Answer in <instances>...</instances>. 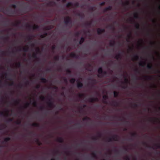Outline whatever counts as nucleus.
Returning a JSON list of instances; mask_svg holds the SVG:
<instances>
[{"label": "nucleus", "mask_w": 160, "mask_h": 160, "mask_svg": "<svg viewBox=\"0 0 160 160\" xmlns=\"http://www.w3.org/2000/svg\"><path fill=\"white\" fill-rule=\"evenodd\" d=\"M64 22L66 25H70L71 27L72 26V21L71 18L69 17L68 16L66 18L64 19Z\"/></svg>", "instance_id": "f257e3e1"}, {"label": "nucleus", "mask_w": 160, "mask_h": 160, "mask_svg": "<svg viewBox=\"0 0 160 160\" xmlns=\"http://www.w3.org/2000/svg\"><path fill=\"white\" fill-rule=\"evenodd\" d=\"M27 28H32L33 30L38 29L39 28V26L37 25H34L33 26H32L28 24H27L26 25Z\"/></svg>", "instance_id": "f03ea898"}, {"label": "nucleus", "mask_w": 160, "mask_h": 160, "mask_svg": "<svg viewBox=\"0 0 160 160\" xmlns=\"http://www.w3.org/2000/svg\"><path fill=\"white\" fill-rule=\"evenodd\" d=\"M112 140L114 141H118V136L116 135H113L111 138H108V142H111Z\"/></svg>", "instance_id": "7ed1b4c3"}, {"label": "nucleus", "mask_w": 160, "mask_h": 160, "mask_svg": "<svg viewBox=\"0 0 160 160\" xmlns=\"http://www.w3.org/2000/svg\"><path fill=\"white\" fill-rule=\"evenodd\" d=\"M147 68L149 69L155 71L156 73H160V70L158 69L154 70L152 64H148L147 66Z\"/></svg>", "instance_id": "20e7f679"}, {"label": "nucleus", "mask_w": 160, "mask_h": 160, "mask_svg": "<svg viewBox=\"0 0 160 160\" xmlns=\"http://www.w3.org/2000/svg\"><path fill=\"white\" fill-rule=\"evenodd\" d=\"M103 71L102 67L99 68L98 70V72L99 74L98 75V77L99 78H101L103 77L102 73Z\"/></svg>", "instance_id": "39448f33"}, {"label": "nucleus", "mask_w": 160, "mask_h": 160, "mask_svg": "<svg viewBox=\"0 0 160 160\" xmlns=\"http://www.w3.org/2000/svg\"><path fill=\"white\" fill-rule=\"evenodd\" d=\"M77 87L78 88H81L83 87V84L82 83L80 82L79 80H77Z\"/></svg>", "instance_id": "423d86ee"}, {"label": "nucleus", "mask_w": 160, "mask_h": 160, "mask_svg": "<svg viewBox=\"0 0 160 160\" xmlns=\"http://www.w3.org/2000/svg\"><path fill=\"white\" fill-rule=\"evenodd\" d=\"M6 11L8 15L10 16H12V15L14 14L15 13V11L14 10L7 9Z\"/></svg>", "instance_id": "0eeeda50"}, {"label": "nucleus", "mask_w": 160, "mask_h": 160, "mask_svg": "<svg viewBox=\"0 0 160 160\" xmlns=\"http://www.w3.org/2000/svg\"><path fill=\"white\" fill-rule=\"evenodd\" d=\"M47 103L48 104L49 107L50 108H52L54 107L53 102L50 99H48V102Z\"/></svg>", "instance_id": "6e6552de"}, {"label": "nucleus", "mask_w": 160, "mask_h": 160, "mask_svg": "<svg viewBox=\"0 0 160 160\" xmlns=\"http://www.w3.org/2000/svg\"><path fill=\"white\" fill-rule=\"evenodd\" d=\"M105 32V30L104 29L98 28L97 30V33L98 35H100Z\"/></svg>", "instance_id": "1a4fd4ad"}, {"label": "nucleus", "mask_w": 160, "mask_h": 160, "mask_svg": "<svg viewBox=\"0 0 160 160\" xmlns=\"http://www.w3.org/2000/svg\"><path fill=\"white\" fill-rule=\"evenodd\" d=\"M89 80L91 81V83L92 84H95L97 83V81L96 79H92L91 78H90L88 79Z\"/></svg>", "instance_id": "9d476101"}, {"label": "nucleus", "mask_w": 160, "mask_h": 160, "mask_svg": "<svg viewBox=\"0 0 160 160\" xmlns=\"http://www.w3.org/2000/svg\"><path fill=\"white\" fill-rule=\"evenodd\" d=\"M56 2L53 1H50L47 4V5L48 6H54L56 5Z\"/></svg>", "instance_id": "9b49d317"}, {"label": "nucleus", "mask_w": 160, "mask_h": 160, "mask_svg": "<svg viewBox=\"0 0 160 160\" xmlns=\"http://www.w3.org/2000/svg\"><path fill=\"white\" fill-rule=\"evenodd\" d=\"M70 56L72 58H78V56L74 52H72L70 54Z\"/></svg>", "instance_id": "f8f14e48"}, {"label": "nucleus", "mask_w": 160, "mask_h": 160, "mask_svg": "<svg viewBox=\"0 0 160 160\" xmlns=\"http://www.w3.org/2000/svg\"><path fill=\"white\" fill-rule=\"evenodd\" d=\"M103 99H104L103 101V102L104 103H107V102L106 101V100L108 99V97L107 95H104L102 97Z\"/></svg>", "instance_id": "ddd939ff"}, {"label": "nucleus", "mask_w": 160, "mask_h": 160, "mask_svg": "<svg viewBox=\"0 0 160 160\" xmlns=\"http://www.w3.org/2000/svg\"><path fill=\"white\" fill-rule=\"evenodd\" d=\"M56 141L59 142L60 143H63L64 142L63 139L62 137H59L57 139Z\"/></svg>", "instance_id": "4468645a"}, {"label": "nucleus", "mask_w": 160, "mask_h": 160, "mask_svg": "<svg viewBox=\"0 0 160 160\" xmlns=\"http://www.w3.org/2000/svg\"><path fill=\"white\" fill-rule=\"evenodd\" d=\"M92 24V22H87L85 23L84 24V26L86 27H90Z\"/></svg>", "instance_id": "2eb2a0df"}, {"label": "nucleus", "mask_w": 160, "mask_h": 160, "mask_svg": "<svg viewBox=\"0 0 160 160\" xmlns=\"http://www.w3.org/2000/svg\"><path fill=\"white\" fill-rule=\"evenodd\" d=\"M11 140L10 138L8 137L5 138L4 139V140L2 142V143L4 144L5 142H7L8 141Z\"/></svg>", "instance_id": "dca6fc26"}, {"label": "nucleus", "mask_w": 160, "mask_h": 160, "mask_svg": "<svg viewBox=\"0 0 160 160\" xmlns=\"http://www.w3.org/2000/svg\"><path fill=\"white\" fill-rule=\"evenodd\" d=\"M111 105L114 106H118L119 105V103L115 101H113L111 103Z\"/></svg>", "instance_id": "f3484780"}, {"label": "nucleus", "mask_w": 160, "mask_h": 160, "mask_svg": "<svg viewBox=\"0 0 160 160\" xmlns=\"http://www.w3.org/2000/svg\"><path fill=\"white\" fill-rule=\"evenodd\" d=\"M115 58L117 60H118L119 59H121V54L120 53H119L118 54L116 55L115 57Z\"/></svg>", "instance_id": "a211bd4d"}, {"label": "nucleus", "mask_w": 160, "mask_h": 160, "mask_svg": "<svg viewBox=\"0 0 160 160\" xmlns=\"http://www.w3.org/2000/svg\"><path fill=\"white\" fill-rule=\"evenodd\" d=\"M134 18L135 19H140V18L139 16L138 13L135 12L134 14Z\"/></svg>", "instance_id": "6ab92c4d"}, {"label": "nucleus", "mask_w": 160, "mask_h": 160, "mask_svg": "<svg viewBox=\"0 0 160 160\" xmlns=\"http://www.w3.org/2000/svg\"><path fill=\"white\" fill-rule=\"evenodd\" d=\"M13 101H14V103L17 104L18 105L19 104L20 102V100L19 99H17V100H14V99H13Z\"/></svg>", "instance_id": "aec40b11"}, {"label": "nucleus", "mask_w": 160, "mask_h": 160, "mask_svg": "<svg viewBox=\"0 0 160 160\" xmlns=\"http://www.w3.org/2000/svg\"><path fill=\"white\" fill-rule=\"evenodd\" d=\"M85 40V38L84 37H81V38H80V40L79 42V44L80 45L82 44V43Z\"/></svg>", "instance_id": "412c9836"}, {"label": "nucleus", "mask_w": 160, "mask_h": 160, "mask_svg": "<svg viewBox=\"0 0 160 160\" xmlns=\"http://www.w3.org/2000/svg\"><path fill=\"white\" fill-rule=\"evenodd\" d=\"M31 125L33 127H40V125L39 123H34L32 124Z\"/></svg>", "instance_id": "4be33fe9"}, {"label": "nucleus", "mask_w": 160, "mask_h": 160, "mask_svg": "<svg viewBox=\"0 0 160 160\" xmlns=\"http://www.w3.org/2000/svg\"><path fill=\"white\" fill-rule=\"evenodd\" d=\"M40 79L43 83H45L48 82V80L42 77L40 78Z\"/></svg>", "instance_id": "5701e85b"}, {"label": "nucleus", "mask_w": 160, "mask_h": 160, "mask_svg": "<svg viewBox=\"0 0 160 160\" xmlns=\"http://www.w3.org/2000/svg\"><path fill=\"white\" fill-rule=\"evenodd\" d=\"M2 39L4 40H8L9 39V37L8 36H2L1 37V38Z\"/></svg>", "instance_id": "b1692460"}, {"label": "nucleus", "mask_w": 160, "mask_h": 160, "mask_svg": "<svg viewBox=\"0 0 160 160\" xmlns=\"http://www.w3.org/2000/svg\"><path fill=\"white\" fill-rule=\"evenodd\" d=\"M121 1L122 5L125 7H126L127 6L129 5V3L128 1H127L125 3H123L122 2V0H121Z\"/></svg>", "instance_id": "393cba45"}, {"label": "nucleus", "mask_w": 160, "mask_h": 160, "mask_svg": "<svg viewBox=\"0 0 160 160\" xmlns=\"http://www.w3.org/2000/svg\"><path fill=\"white\" fill-rule=\"evenodd\" d=\"M20 23L21 22L20 21H18L15 23H13V25L16 27H18Z\"/></svg>", "instance_id": "a878e982"}, {"label": "nucleus", "mask_w": 160, "mask_h": 160, "mask_svg": "<svg viewBox=\"0 0 160 160\" xmlns=\"http://www.w3.org/2000/svg\"><path fill=\"white\" fill-rule=\"evenodd\" d=\"M146 64V63L145 62H141L139 63V65L140 66H142V67H144Z\"/></svg>", "instance_id": "bb28decb"}, {"label": "nucleus", "mask_w": 160, "mask_h": 160, "mask_svg": "<svg viewBox=\"0 0 160 160\" xmlns=\"http://www.w3.org/2000/svg\"><path fill=\"white\" fill-rule=\"evenodd\" d=\"M114 97L115 98H117L118 96L119 93L117 91H114L113 92Z\"/></svg>", "instance_id": "cd10ccee"}, {"label": "nucleus", "mask_w": 160, "mask_h": 160, "mask_svg": "<svg viewBox=\"0 0 160 160\" xmlns=\"http://www.w3.org/2000/svg\"><path fill=\"white\" fill-rule=\"evenodd\" d=\"M48 35V33L47 32H45L44 34H41L40 36V37L42 38H45Z\"/></svg>", "instance_id": "c85d7f7f"}, {"label": "nucleus", "mask_w": 160, "mask_h": 160, "mask_svg": "<svg viewBox=\"0 0 160 160\" xmlns=\"http://www.w3.org/2000/svg\"><path fill=\"white\" fill-rule=\"evenodd\" d=\"M23 51L25 52H27L28 51L29 48L28 47H23Z\"/></svg>", "instance_id": "c756f323"}, {"label": "nucleus", "mask_w": 160, "mask_h": 160, "mask_svg": "<svg viewBox=\"0 0 160 160\" xmlns=\"http://www.w3.org/2000/svg\"><path fill=\"white\" fill-rule=\"evenodd\" d=\"M135 27L136 29H140L139 24L138 23H135Z\"/></svg>", "instance_id": "7c9ffc66"}, {"label": "nucleus", "mask_w": 160, "mask_h": 160, "mask_svg": "<svg viewBox=\"0 0 160 160\" xmlns=\"http://www.w3.org/2000/svg\"><path fill=\"white\" fill-rule=\"evenodd\" d=\"M115 42L114 41H111L110 43V45L111 47H113L115 44Z\"/></svg>", "instance_id": "2f4dec72"}, {"label": "nucleus", "mask_w": 160, "mask_h": 160, "mask_svg": "<svg viewBox=\"0 0 160 160\" xmlns=\"http://www.w3.org/2000/svg\"><path fill=\"white\" fill-rule=\"evenodd\" d=\"M134 59L136 60H138L139 59V56L137 54H135L133 56Z\"/></svg>", "instance_id": "473e14b6"}, {"label": "nucleus", "mask_w": 160, "mask_h": 160, "mask_svg": "<svg viewBox=\"0 0 160 160\" xmlns=\"http://www.w3.org/2000/svg\"><path fill=\"white\" fill-rule=\"evenodd\" d=\"M145 77L146 78V80H152L153 79L152 77L150 76H146Z\"/></svg>", "instance_id": "72a5a7b5"}, {"label": "nucleus", "mask_w": 160, "mask_h": 160, "mask_svg": "<svg viewBox=\"0 0 160 160\" xmlns=\"http://www.w3.org/2000/svg\"><path fill=\"white\" fill-rule=\"evenodd\" d=\"M73 5V4L71 2H68V3L66 4V7L67 8H69L70 6H72Z\"/></svg>", "instance_id": "f704fd0d"}, {"label": "nucleus", "mask_w": 160, "mask_h": 160, "mask_svg": "<svg viewBox=\"0 0 160 160\" xmlns=\"http://www.w3.org/2000/svg\"><path fill=\"white\" fill-rule=\"evenodd\" d=\"M108 27L110 29H112L113 31H114V30L115 29V28L113 25H110Z\"/></svg>", "instance_id": "c9c22d12"}, {"label": "nucleus", "mask_w": 160, "mask_h": 160, "mask_svg": "<svg viewBox=\"0 0 160 160\" xmlns=\"http://www.w3.org/2000/svg\"><path fill=\"white\" fill-rule=\"evenodd\" d=\"M131 135L132 137L135 138L137 137L138 136L136 132L132 133Z\"/></svg>", "instance_id": "e433bc0d"}, {"label": "nucleus", "mask_w": 160, "mask_h": 160, "mask_svg": "<svg viewBox=\"0 0 160 160\" xmlns=\"http://www.w3.org/2000/svg\"><path fill=\"white\" fill-rule=\"evenodd\" d=\"M16 65L17 68H19L21 66V63L20 62H18L16 63Z\"/></svg>", "instance_id": "4c0bfd02"}, {"label": "nucleus", "mask_w": 160, "mask_h": 160, "mask_svg": "<svg viewBox=\"0 0 160 160\" xmlns=\"http://www.w3.org/2000/svg\"><path fill=\"white\" fill-rule=\"evenodd\" d=\"M90 120V118H89L88 117H87V116L84 117L82 119V120L83 121H87V120Z\"/></svg>", "instance_id": "58836bf2"}, {"label": "nucleus", "mask_w": 160, "mask_h": 160, "mask_svg": "<svg viewBox=\"0 0 160 160\" xmlns=\"http://www.w3.org/2000/svg\"><path fill=\"white\" fill-rule=\"evenodd\" d=\"M154 146L156 147V149L157 148H160V143H157L155 144L154 145Z\"/></svg>", "instance_id": "ea45409f"}, {"label": "nucleus", "mask_w": 160, "mask_h": 160, "mask_svg": "<svg viewBox=\"0 0 160 160\" xmlns=\"http://www.w3.org/2000/svg\"><path fill=\"white\" fill-rule=\"evenodd\" d=\"M94 99L93 98H90L88 99V101L91 102H94Z\"/></svg>", "instance_id": "a19ab883"}, {"label": "nucleus", "mask_w": 160, "mask_h": 160, "mask_svg": "<svg viewBox=\"0 0 160 160\" xmlns=\"http://www.w3.org/2000/svg\"><path fill=\"white\" fill-rule=\"evenodd\" d=\"M75 81L76 80L75 78H72L70 80V81L71 83L73 84L75 82Z\"/></svg>", "instance_id": "79ce46f5"}, {"label": "nucleus", "mask_w": 160, "mask_h": 160, "mask_svg": "<svg viewBox=\"0 0 160 160\" xmlns=\"http://www.w3.org/2000/svg\"><path fill=\"white\" fill-rule=\"evenodd\" d=\"M51 28H52V27H51V26H48L46 27L45 28V29L46 30H50Z\"/></svg>", "instance_id": "37998d69"}, {"label": "nucleus", "mask_w": 160, "mask_h": 160, "mask_svg": "<svg viewBox=\"0 0 160 160\" xmlns=\"http://www.w3.org/2000/svg\"><path fill=\"white\" fill-rule=\"evenodd\" d=\"M128 79L126 77H125V79H124V83L127 84L128 83Z\"/></svg>", "instance_id": "c03bdc74"}, {"label": "nucleus", "mask_w": 160, "mask_h": 160, "mask_svg": "<svg viewBox=\"0 0 160 160\" xmlns=\"http://www.w3.org/2000/svg\"><path fill=\"white\" fill-rule=\"evenodd\" d=\"M36 142L37 143L38 145L39 146L41 145L42 144L40 142L39 140L38 139H36Z\"/></svg>", "instance_id": "a18cd8bd"}, {"label": "nucleus", "mask_w": 160, "mask_h": 160, "mask_svg": "<svg viewBox=\"0 0 160 160\" xmlns=\"http://www.w3.org/2000/svg\"><path fill=\"white\" fill-rule=\"evenodd\" d=\"M32 57L34 58H37V59H38V58H37V54L35 53H34L33 54H32Z\"/></svg>", "instance_id": "49530a36"}, {"label": "nucleus", "mask_w": 160, "mask_h": 160, "mask_svg": "<svg viewBox=\"0 0 160 160\" xmlns=\"http://www.w3.org/2000/svg\"><path fill=\"white\" fill-rule=\"evenodd\" d=\"M112 8L111 6H109L106 8V9H107V11L111 10L112 9Z\"/></svg>", "instance_id": "de8ad7c7"}, {"label": "nucleus", "mask_w": 160, "mask_h": 160, "mask_svg": "<svg viewBox=\"0 0 160 160\" xmlns=\"http://www.w3.org/2000/svg\"><path fill=\"white\" fill-rule=\"evenodd\" d=\"M29 103L28 102H27L24 105V108H26L29 106Z\"/></svg>", "instance_id": "09e8293b"}, {"label": "nucleus", "mask_w": 160, "mask_h": 160, "mask_svg": "<svg viewBox=\"0 0 160 160\" xmlns=\"http://www.w3.org/2000/svg\"><path fill=\"white\" fill-rule=\"evenodd\" d=\"M15 123L17 125H20L21 123V121L20 120H17L15 122Z\"/></svg>", "instance_id": "8fccbe9b"}, {"label": "nucleus", "mask_w": 160, "mask_h": 160, "mask_svg": "<svg viewBox=\"0 0 160 160\" xmlns=\"http://www.w3.org/2000/svg\"><path fill=\"white\" fill-rule=\"evenodd\" d=\"M32 104L34 106L36 107H37V102L34 100V101L33 102Z\"/></svg>", "instance_id": "3c124183"}, {"label": "nucleus", "mask_w": 160, "mask_h": 160, "mask_svg": "<svg viewBox=\"0 0 160 160\" xmlns=\"http://www.w3.org/2000/svg\"><path fill=\"white\" fill-rule=\"evenodd\" d=\"M66 72L68 74H71V71L69 69H67L66 70Z\"/></svg>", "instance_id": "603ef678"}, {"label": "nucleus", "mask_w": 160, "mask_h": 160, "mask_svg": "<svg viewBox=\"0 0 160 160\" xmlns=\"http://www.w3.org/2000/svg\"><path fill=\"white\" fill-rule=\"evenodd\" d=\"M8 85L9 86H12L14 85V82L13 81H12L11 83H8Z\"/></svg>", "instance_id": "864d4df0"}, {"label": "nucleus", "mask_w": 160, "mask_h": 160, "mask_svg": "<svg viewBox=\"0 0 160 160\" xmlns=\"http://www.w3.org/2000/svg\"><path fill=\"white\" fill-rule=\"evenodd\" d=\"M74 6L76 7H79V3L77 2L74 4Z\"/></svg>", "instance_id": "5fc2aeb1"}, {"label": "nucleus", "mask_w": 160, "mask_h": 160, "mask_svg": "<svg viewBox=\"0 0 160 160\" xmlns=\"http://www.w3.org/2000/svg\"><path fill=\"white\" fill-rule=\"evenodd\" d=\"M54 59L56 61H58L59 60V57L58 56H57L54 57Z\"/></svg>", "instance_id": "6e6d98bb"}, {"label": "nucleus", "mask_w": 160, "mask_h": 160, "mask_svg": "<svg viewBox=\"0 0 160 160\" xmlns=\"http://www.w3.org/2000/svg\"><path fill=\"white\" fill-rule=\"evenodd\" d=\"M0 116H5V114L3 112H0Z\"/></svg>", "instance_id": "4d7b16f0"}, {"label": "nucleus", "mask_w": 160, "mask_h": 160, "mask_svg": "<svg viewBox=\"0 0 160 160\" xmlns=\"http://www.w3.org/2000/svg\"><path fill=\"white\" fill-rule=\"evenodd\" d=\"M134 71L136 73H140V71L138 68H136Z\"/></svg>", "instance_id": "13d9d810"}, {"label": "nucleus", "mask_w": 160, "mask_h": 160, "mask_svg": "<svg viewBox=\"0 0 160 160\" xmlns=\"http://www.w3.org/2000/svg\"><path fill=\"white\" fill-rule=\"evenodd\" d=\"M10 7H12L14 8H16V5L14 4H11L10 5Z\"/></svg>", "instance_id": "bf43d9fd"}, {"label": "nucleus", "mask_w": 160, "mask_h": 160, "mask_svg": "<svg viewBox=\"0 0 160 160\" xmlns=\"http://www.w3.org/2000/svg\"><path fill=\"white\" fill-rule=\"evenodd\" d=\"M40 99L42 101H44L45 99V97L43 96H41L40 97Z\"/></svg>", "instance_id": "052dcab7"}, {"label": "nucleus", "mask_w": 160, "mask_h": 160, "mask_svg": "<svg viewBox=\"0 0 160 160\" xmlns=\"http://www.w3.org/2000/svg\"><path fill=\"white\" fill-rule=\"evenodd\" d=\"M92 155L93 158H96L97 155L95 153L93 152L92 154Z\"/></svg>", "instance_id": "680f3d73"}, {"label": "nucleus", "mask_w": 160, "mask_h": 160, "mask_svg": "<svg viewBox=\"0 0 160 160\" xmlns=\"http://www.w3.org/2000/svg\"><path fill=\"white\" fill-rule=\"evenodd\" d=\"M133 79H135L136 80H137L138 79V77L136 76H133Z\"/></svg>", "instance_id": "e2e57ef3"}, {"label": "nucleus", "mask_w": 160, "mask_h": 160, "mask_svg": "<svg viewBox=\"0 0 160 160\" xmlns=\"http://www.w3.org/2000/svg\"><path fill=\"white\" fill-rule=\"evenodd\" d=\"M105 4V2H102L101 3H100V5L101 6H103Z\"/></svg>", "instance_id": "0e129e2a"}, {"label": "nucleus", "mask_w": 160, "mask_h": 160, "mask_svg": "<svg viewBox=\"0 0 160 160\" xmlns=\"http://www.w3.org/2000/svg\"><path fill=\"white\" fill-rule=\"evenodd\" d=\"M40 87V85L39 84L37 85L35 87L36 88V89H39Z\"/></svg>", "instance_id": "69168bd1"}, {"label": "nucleus", "mask_w": 160, "mask_h": 160, "mask_svg": "<svg viewBox=\"0 0 160 160\" xmlns=\"http://www.w3.org/2000/svg\"><path fill=\"white\" fill-rule=\"evenodd\" d=\"M152 21L154 23H156L157 22L156 20L154 19H152Z\"/></svg>", "instance_id": "338daca9"}, {"label": "nucleus", "mask_w": 160, "mask_h": 160, "mask_svg": "<svg viewBox=\"0 0 160 160\" xmlns=\"http://www.w3.org/2000/svg\"><path fill=\"white\" fill-rule=\"evenodd\" d=\"M125 160H130V158L128 156H127L125 158Z\"/></svg>", "instance_id": "774afa93"}]
</instances>
